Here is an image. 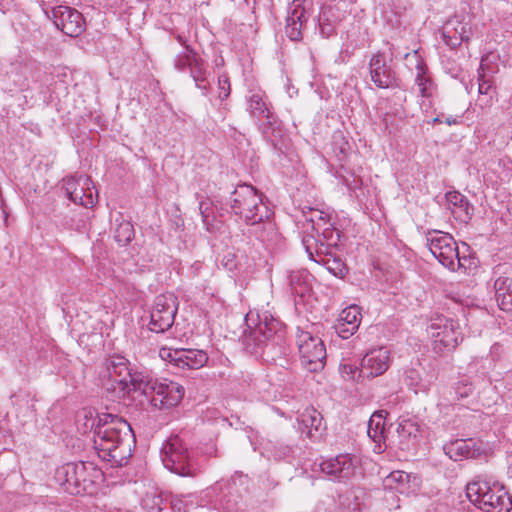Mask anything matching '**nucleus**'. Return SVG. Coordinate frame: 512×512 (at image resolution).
<instances>
[{"label": "nucleus", "instance_id": "obj_21", "mask_svg": "<svg viewBox=\"0 0 512 512\" xmlns=\"http://www.w3.org/2000/svg\"><path fill=\"white\" fill-rule=\"evenodd\" d=\"M390 352L379 347L371 349L362 358V372L365 373L367 379H373L383 375L390 366Z\"/></svg>", "mask_w": 512, "mask_h": 512}, {"label": "nucleus", "instance_id": "obj_24", "mask_svg": "<svg viewBox=\"0 0 512 512\" xmlns=\"http://www.w3.org/2000/svg\"><path fill=\"white\" fill-rule=\"evenodd\" d=\"M297 422L301 434L313 441L319 440L325 429L321 413L313 407H306L299 414Z\"/></svg>", "mask_w": 512, "mask_h": 512}, {"label": "nucleus", "instance_id": "obj_51", "mask_svg": "<svg viewBox=\"0 0 512 512\" xmlns=\"http://www.w3.org/2000/svg\"><path fill=\"white\" fill-rule=\"evenodd\" d=\"M207 209H208V208L206 207V203H205V202H203V201H201V202L199 203V210H200V213H201V216H202L203 223H204L205 225H207V229H209V227H208V217H209V216H208V214H206V210H207Z\"/></svg>", "mask_w": 512, "mask_h": 512}, {"label": "nucleus", "instance_id": "obj_7", "mask_svg": "<svg viewBox=\"0 0 512 512\" xmlns=\"http://www.w3.org/2000/svg\"><path fill=\"white\" fill-rule=\"evenodd\" d=\"M426 240L430 252L439 263L451 271L466 272L471 260L460 256L457 243L450 234L433 231L428 233Z\"/></svg>", "mask_w": 512, "mask_h": 512}, {"label": "nucleus", "instance_id": "obj_43", "mask_svg": "<svg viewBox=\"0 0 512 512\" xmlns=\"http://www.w3.org/2000/svg\"><path fill=\"white\" fill-rule=\"evenodd\" d=\"M262 223V226L257 227L254 232L256 237L263 243L274 242L278 236L275 225L272 222H265V220Z\"/></svg>", "mask_w": 512, "mask_h": 512}, {"label": "nucleus", "instance_id": "obj_47", "mask_svg": "<svg viewBox=\"0 0 512 512\" xmlns=\"http://www.w3.org/2000/svg\"><path fill=\"white\" fill-rule=\"evenodd\" d=\"M343 182L347 188L355 194L356 198L360 197V195L357 193V190H361L363 185V181L360 177L352 176L351 178H344Z\"/></svg>", "mask_w": 512, "mask_h": 512}, {"label": "nucleus", "instance_id": "obj_54", "mask_svg": "<svg viewBox=\"0 0 512 512\" xmlns=\"http://www.w3.org/2000/svg\"><path fill=\"white\" fill-rule=\"evenodd\" d=\"M431 123L432 124L443 123V114L441 116H436L435 118H433L431 120Z\"/></svg>", "mask_w": 512, "mask_h": 512}, {"label": "nucleus", "instance_id": "obj_13", "mask_svg": "<svg viewBox=\"0 0 512 512\" xmlns=\"http://www.w3.org/2000/svg\"><path fill=\"white\" fill-rule=\"evenodd\" d=\"M318 241L320 240H315L314 238L304 241V248L309 259L317 264L323 265L332 275L339 278L344 277L346 266L340 257L334 254L333 249L336 246H330L324 243L318 245Z\"/></svg>", "mask_w": 512, "mask_h": 512}, {"label": "nucleus", "instance_id": "obj_5", "mask_svg": "<svg viewBox=\"0 0 512 512\" xmlns=\"http://www.w3.org/2000/svg\"><path fill=\"white\" fill-rule=\"evenodd\" d=\"M226 205L230 212L248 225H256L268 219L271 211L263 202L262 194L249 184H240L230 193Z\"/></svg>", "mask_w": 512, "mask_h": 512}, {"label": "nucleus", "instance_id": "obj_20", "mask_svg": "<svg viewBox=\"0 0 512 512\" xmlns=\"http://www.w3.org/2000/svg\"><path fill=\"white\" fill-rule=\"evenodd\" d=\"M444 453L453 461L477 459L485 454L482 443L473 439H455L443 446Z\"/></svg>", "mask_w": 512, "mask_h": 512}, {"label": "nucleus", "instance_id": "obj_36", "mask_svg": "<svg viewBox=\"0 0 512 512\" xmlns=\"http://www.w3.org/2000/svg\"><path fill=\"white\" fill-rule=\"evenodd\" d=\"M99 414H95L91 410L83 409L78 412L76 417V426L80 433L86 434L88 432L93 431V436L95 435V430L97 426V420Z\"/></svg>", "mask_w": 512, "mask_h": 512}, {"label": "nucleus", "instance_id": "obj_40", "mask_svg": "<svg viewBox=\"0 0 512 512\" xmlns=\"http://www.w3.org/2000/svg\"><path fill=\"white\" fill-rule=\"evenodd\" d=\"M115 240L122 246L128 244L132 238L134 237V228L133 225L126 220H121L114 232Z\"/></svg>", "mask_w": 512, "mask_h": 512}, {"label": "nucleus", "instance_id": "obj_29", "mask_svg": "<svg viewBox=\"0 0 512 512\" xmlns=\"http://www.w3.org/2000/svg\"><path fill=\"white\" fill-rule=\"evenodd\" d=\"M418 366V368L410 367L405 370L404 382L416 394L420 392L427 393L434 381V377L427 375L420 364Z\"/></svg>", "mask_w": 512, "mask_h": 512}, {"label": "nucleus", "instance_id": "obj_53", "mask_svg": "<svg viewBox=\"0 0 512 512\" xmlns=\"http://www.w3.org/2000/svg\"><path fill=\"white\" fill-rule=\"evenodd\" d=\"M206 454L209 456H217V449L214 445H210L206 449Z\"/></svg>", "mask_w": 512, "mask_h": 512}, {"label": "nucleus", "instance_id": "obj_28", "mask_svg": "<svg viewBox=\"0 0 512 512\" xmlns=\"http://www.w3.org/2000/svg\"><path fill=\"white\" fill-rule=\"evenodd\" d=\"M77 468V482H79V488L82 489V494L92 493L97 484L103 477L100 469L96 468L93 463L90 462H78L76 463Z\"/></svg>", "mask_w": 512, "mask_h": 512}, {"label": "nucleus", "instance_id": "obj_12", "mask_svg": "<svg viewBox=\"0 0 512 512\" xmlns=\"http://www.w3.org/2000/svg\"><path fill=\"white\" fill-rule=\"evenodd\" d=\"M105 367L108 377L119 386L120 392L133 399L136 394L134 378L145 376V374L142 372H132L128 367L127 360L122 356L108 358L105 362Z\"/></svg>", "mask_w": 512, "mask_h": 512}, {"label": "nucleus", "instance_id": "obj_22", "mask_svg": "<svg viewBox=\"0 0 512 512\" xmlns=\"http://www.w3.org/2000/svg\"><path fill=\"white\" fill-rule=\"evenodd\" d=\"M385 490L409 496L420 489V479L404 471H393L383 479Z\"/></svg>", "mask_w": 512, "mask_h": 512}, {"label": "nucleus", "instance_id": "obj_27", "mask_svg": "<svg viewBox=\"0 0 512 512\" xmlns=\"http://www.w3.org/2000/svg\"><path fill=\"white\" fill-rule=\"evenodd\" d=\"M408 61L415 62V83L419 88L422 97H430L433 93V82L429 76H427V66L424 59L420 56L417 50L413 53L406 54Z\"/></svg>", "mask_w": 512, "mask_h": 512}, {"label": "nucleus", "instance_id": "obj_31", "mask_svg": "<svg viewBox=\"0 0 512 512\" xmlns=\"http://www.w3.org/2000/svg\"><path fill=\"white\" fill-rule=\"evenodd\" d=\"M469 34L470 27L467 23L451 20L444 26L442 37L446 45L456 48L462 42L469 40Z\"/></svg>", "mask_w": 512, "mask_h": 512}, {"label": "nucleus", "instance_id": "obj_2", "mask_svg": "<svg viewBox=\"0 0 512 512\" xmlns=\"http://www.w3.org/2000/svg\"><path fill=\"white\" fill-rule=\"evenodd\" d=\"M255 323L253 314L248 313L245 321L247 329L243 332L242 343L245 349L254 355L261 356L267 362H276L286 354L285 327L281 321L268 315L260 317Z\"/></svg>", "mask_w": 512, "mask_h": 512}, {"label": "nucleus", "instance_id": "obj_30", "mask_svg": "<svg viewBox=\"0 0 512 512\" xmlns=\"http://www.w3.org/2000/svg\"><path fill=\"white\" fill-rule=\"evenodd\" d=\"M55 479L67 493L71 495H82L83 488L80 489L79 482H77L76 463H66L57 468Z\"/></svg>", "mask_w": 512, "mask_h": 512}, {"label": "nucleus", "instance_id": "obj_1", "mask_svg": "<svg viewBox=\"0 0 512 512\" xmlns=\"http://www.w3.org/2000/svg\"><path fill=\"white\" fill-rule=\"evenodd\" d=\"M93 443L99 458L110 462L112 466L121 467L132 456L135 435L124 418L101 413L98 416Z\"/></svg>", "mask_w": 512, "mask_h": 512}, {"label": "nucleus", "instance_id": "obj_32", "mask_svg": "<svg viewBox=\"0 0 512 512\" xmlns=\"http://www.w3.org/2000/svg\"><path fill=\"white\" fill-rule=\"evenodd\" d=\"M446 201L455 219L465 223L471 219L473 207L463 194L458 191L448 192Z\"/></svg>", "mask_w": 512, "mask_h": 512}, {"label": "nucleus", "instance_id": "obj_45", "mask_svg": "<svg viewBox=\"0 0 512 512\" xmlns=\"http://www.w3.org/2000/svg\"><path fill=\"white\" fill-rule=\"evenodd\" d=\"M219 98L225 100L230 95V81L226 74L218 77Z\"/></svg>", "mask_w": 512, "mask_h": 512}, {"label": "nucleus", "instance_id": "obj_26", "mask_svg": "<svg viewBox=\"0 0 512 512\" xmlns=\"http://www.w3.org/2000/svg\"><path fill=\"white\" fill-rule=\"evenodd\" d=\"M312 238L315 240H320L318 241V245H320V243L328 244L330 246L338 245L340 240V232L335 229L331 223V217L329 213L326 215L325 220L323 219L321 222L319 221L309 228V234H306L302 240V243L304 244L306 239Z\"/></svg>", "mask_w": 512, "mask_h": 512}, {"label": "nucleus", "instance_id": "obj_46", "mask_svg": "<svg viewBox=\"0 0 512 512\" xmlns=\"http://www.w3.org/2000/svg\"><path fill=\"white\" fill-rule=\"evenodd\" d=\"M454 390L457 396L465 398L472 394L473 386L468 380H461L455 385Z\"/></svg>", "mask_w": 512, "mask_h": 512}, {"label": "nucleus", "instance_id": "obj_25", "mask_svg": "<svg viewBox=\"0 0 512 512\" xmlns=\"http://www.w3.org/2000/svg\"><path fill=\"white\" fill-rule=\"evenodd\" d=\"M361 312L357 305H351L342 310L335 323V331L342 339H348L359 329Z\"/></svg>", "mask_w": 512, "mask_h": 512}, {"label": "nucleus", "instance_id": "obj_55", "mask_svg": "<svg viewBox=\"0 0 512 512\" xmlns=\"http://www.w3.org/2000/svg\"><path fill=\"white\" fill-rule=\"evenodd\" d=\"M348 145L347 142H343L342 145L340 146V153L342 154H345L346 152V146Z\"/></svg>", "mask_w": 512, "mask_h": 512}, {"label": "nucleus", "instance_id": "obj_57", "mask_svg": "<svg viewBox=\"0 0 512 512\" xmlns=\"http://www.w3.org/2000/svg\"><path fill=\"white\" fill-rule=\"evenodd\" d=\"M497 347H498V344H494V346L492 348L496 349Z\"/></svg>", "mask_w": 512, "mask_h": 512}, {"label": "nucleus", "instance_id": "obj_34", "mask_svg": "<svg viewBox=\"0 0 512 512\" xmlns=\"http://www.w3.org/2000/svg\"><path fill=\"white\" fill-rule=\"evenodd\" d=\"M384 432H385V416L382 411L375 412L369 419L367 434L368 436L376 443L374 451L381 453L382 449V441H384Z\"/></svg>", "mask_w": 512, "mask_h": 512}, {"label": "nucleus", "instance_id": "obj_8", "mask_svg": "<svg viewBox=\"0 0 512 512\" xmlns=\"http://www.w3.org/2000/svg\"><path fill=\"white\" fill-rule=\"evenodd\" d=\"M427 332L432 339L433 351L437 354L452 352L463 340L458 322L443 315L430 320Z\"/></svg>", "mask_w": 512, "mask_h": 512}, {"label": "nucleus", "instance_id": "obj_17", "mask_svg": "<svg viewBox=\"0 0 512 512\" xmlns=\"http://www.w3.org/2000/svg\"><path fill=\"white\" fill-rule=\"evenodd\" d=\"M369 73L371 81L381 89L399 87V79L395 70L387 63L383 53L377 52L369 61Z\"/></svg>", "mask_w": 512, "mask_h": 512}, {"label": "nucleus", "instance_id": "obj_23", "mask_svg": "<svg viewBox=\"0 0 512 512\" xmlns=\"http://www.w3.org/2000/svg\"><path fill=\"white\" fill-rule=\"evenodd\" d=\"M308 17L304 0H293L288 7L285 26V33L290 40L298 41L302 38V30Z\"/></svg>", "mask_w": 512, "mask_h": 512}, {"label": "nucleus", "instance_id": "obj_3", "mask_svg": "<svg viewBox=\"0 0 512 512\" xmlns=\"http://www.w3.org/2000/svg\"><path fill=\"white\" fill-rule=\"evenodd\" d=\"M136 394L133 400L139 399L141 406L145 403L159 410H167L177 406L184 397V387L174 381H158L149 375L134 378Z\"/></svg>", "mask_w": 512, "mask_h": 512}, {"label": "nucleus", "instance_id": "obj_11", "mask_svg": "<svg viewBox=\"0 0 512 512\" xmlns=\"http://www.w3.org/2000/svg\"><path fill=\"white\" fill-rule=\"evenodd\" d=\"M302 364L312 372L321 370L326 359V349L322 340L310 332L300 331L296 340Z\"/></svg>", "mask_w": 512, "mask_h": 512}, {"label": "nucleus", "instance_id": "obj_42", "mask_svg": "<svg viewBox=\"0 0 512 512\" xmlns=\"http://www.w3.org/2000/svg\"><path fill=\"white\" fill-rule=\"evenodd\" d=\"M197 53L190 46H186V50L176 55L174 59V67L179 72H184L190 68L192 58L197 57Z\"/></svg>", "mask_w": 512, "mask_h": 512}, {"label": "nucleus", "instance_id": "obj_50", "mask_svg": "<svg viewBox=\"0 0 512 512\" xmlns=\"http://www.w3.org/2000/svg\"><path fill=\"white\" fill-rule=\"evenodd\" d=\"M223 265L230 271H232L234 268H236V262L234 259V255L229 253L226 255L223 259Z\"/></svg>", "mask_w": 512, "mask_h": 512}, {"label": "nucleus", "instance_id": "obj_18", "mask_svg": "<svg viewBox=\"0 0 512 512\" xmlns=\"http://www.w3.org/2000/svg\"><path fill=\"white\" fill-rule=\"evenodd\" d=\"M208 497H214L215 509L222 512H237L239 510V496L234 482H217L207 491Z\"/></svg>", "mask_w": 512, "mask_h": 512}, {"label": "nucleus", "instance_id": "obj_44", "mask_svg": "<svg viewBox=\"0 0 512 512\" xmlns=\"http://www.w3.org/2000/svg\"><path fill=\"white\" fill-rule=\"evenodd\" d=\"M167 500L166 509L163 512H185V503L176 496H165Z\"/></svg>", "mask_w": 512, "mask_h": 512}, {"label": "nucleus", "instance_id": "obj_48", "mask_svg": "<svg viewBox=\"0 0 512 512\" xmlns=\"http://www.w3.org/2000/svg\"><path fill=\"white\" fill-rule=\"evenodd\" d=\"M493 87L489 80H486L484 76H480L479 78V85H478V91L480 94H490Z\"/></svg>", "mask_w": 512, "mask_h": 512}, {"label": "nucleus", "instance_id": "obj_56", "mask_svg": "<svg viewBox=\"0 0 512 512\" xmlns=\"http://www.w3.org/2000/svg\"><path fill=\"white\" fill-rule=\"evenodd\" d=\"M177 40H178V42H179L180 44H182L185 48H186V46H188V45L186 44V41H184V39H183L181 36H178V37H177Z\"/></svg>", "mask_w": 512, "mask_h": 512}, {"label": "nucleus", "instance_id": "obj_16", "mask_svg": "<svg viewBox=\"0 0 512 512\" xmlns=\"http://www.w3.org/2000/svg\"><path fill=\"white\" fill-rule=\"evenodd\" d=\"M358 461L350 454H339L320 463L321 471L332 481L346 482L356 471Z\"/></svg>", "mask_w": 512, "mask_h": 512}, {"label": "nucleus", "instance_id": "obj_39", "mask_svg": "<svg viewBox=\"0 0 512 512\" xmlns=\"http://www.w3.org/2000/svg\"><path fill=\"white\" fill-rule=\"evenodd\" d=\"M167 500L162 493H146L142 499V506L150 512H163L166 509Z\"/></svg>", "mask_w": 512, "mask_h": 512}, {"label": "nucleus", "instance_id": "obj_4", "mask_svg": "<svg viewBox=\"0 0 512 512\" xmlns=\"http://www.w3.org/2000/svg\"><path fill=\"white\" fill-rule=\"evenodd\" d=\"M468 499L485 512H509L512 497L504 485L487 476L478 475L466 486Z\"/></svg>", "mask_w": 512, "mask_h": 512}, {"label": "nucleus", "instance_id": "obj_49", "mask_svg": "<svg viewBox=\"0 0 512 512\" xmlns=\"http://www.w3.org/2000/svg\"><path fill=\"white\" fill-rule=\"evenodd\" d=\"M319 27L321 35L326 38L329 37L334 31V28L329 23L326 24L322 17L319 19Z\"/></svg>", "mask_w": 512, "mask_h": 512}, {"label": "nucleus", "instance_id": "obj_6", "mask_svg": "<svg viewBox=\"0 0 512 512\" xmlns=\"http://www.w3.org/2000/svg\"><path fill=\"white\" fill-rule=\"evenodd\" d=\"M161 460L165 468L180 476H195L201 468L196 453L179 435H173L164 442Z\"/></svg>", "mask_w": 512, "mask_h": 512}, {"label": "nucleus", "instance_id": "obj_9", "mask_svg": "<svg viewBox=\"0 0 512 512\" xmlns=\"http://www.w3.org/2000/svg\"><path fill=\"white\" fill-rule=\"evenodd\" d=\"M246 99L250 115L257 119H266L261 126L262 133L272 142L275 149L281 150L274 142V138L281 135V130L275 115L271 112L265 93L260 89L250 90Z\"/></svg>", "mask_w": 512, "mask_h": 512}, {"label": "nucleus", "instance_id": "obj_14", "mask_svg": "<svg viewBox=\"0 0 512 512\" xmlns=\"http://www.w3.org/2000/svg\"><path fill=\"white\" fill-rule=\"evenodd\" d=\"M63 187L67 197L75 204L91 208L96 203L98 193L93 181L87 175L79 174L66 177L63 179Z\"/></svg>", "mask_w": 512, "mask_h": 512}, {"label": "nucleus", "instance_id": "obj_37", "mask_svg": "<svg viewBox=\"0 0 512 512\" xmlns=\"http://www.w3.org/2000/svg\"><path fill=\"white\" fill-rule=\"evenodd\" d=\"M339 372L345 381L361 382L366 378L365 373L362 372V364L359 367L348 360H342Z\"/></svg>", "mask_w": 512, "mask_h": 512}, {"label": "nucleus", "instance_id": "obj_41", "mask_svg": "<svg viewBox=\"0 0 512 512\" xmlns=\"http://www.w3.org/2000/svg\"><path fill=\"white\" fill-rule=\"evenodd\" d=\"M308 274L304 271L292 272L289 276V284L293 293L303 296L308 291Z\"/></svg>", "mask_w": 512, "mask_h": 512}, {"label": "nucleus", "instance_id": "obj_52", "mask_svg": "<svg viewBox=\"0 0 512 512\" xmlns=\"http://www.w3.org/2000/svg\"><path fill=\"white\" fill-rule=\"evenodd\" d=\"M443 123L451 126V125H456L459 123V120L457 117H453V116H447V117H444L443 116Z\"/></svg>", "mask_w": 512, "mask_h": 512}, {"label": "nucleus", "instance_id": "obj_15", "mask_svg": "<svg viewBox=\"0 0 512 512\" xmlns=\"http://www.w3.org/2000/svg\"><path fill=\"white\" fill-rule=\"evenodd\" d=\"M49 17L59 30L70 37H78L85 31L86 23L83 15L72 7L64 5L54 7Z\"/></svg>", "mask_w": 512, "mask_h": 512}, {"label": "nucleus", "instance_id": "obj_19", "mask_svg": "<svg viewBox=\"0 0 512 512\" xmlns=\"http://www.w3.org/2000/svg\"><path fill=\"white\" fill-rule=\"evenodd\" d=\"M162 358H167L171 364L181 369H199L208 361V355L203 350L176 349L160 352Z\"/></svg>", "mask_w": 512, "mask_h": 512}, {"label": "nucleus", "instance_id": "obj_38", "mask_svg": "<svg viewBox=\"0 0 512 512\" xmlns=\"http://www.w3.org/2000/svg\"><path fill=\"white\" fill-rule=\"evenodd\" d=\"M327 214V212L320 209L305 207L302 210L303 219L300 220L304 233L309 234V228L315 225V223L321 222L323 219L325 220Z\"/></svg>", "mask_w": 512, "mask_h": 512}, {"label": "nucleus", "instance_id": "obj_10", "mask_svg": "<svg viewBox=\"0 0 512 512\" xmlns=\"http://www.w3.org/2000/svg\"><path fill=\"white\" fill-rule=\"evenodd\" d=\"M178 311V300L173 293L158 295L150 314L149 329L155 333H163L172 327Z\"/></svg>", "mask_w": 512, "mask_h": 512}, {"label": "nucleus", "instance_id": "obj_33", "mask_svg": "<svg viewBox=\"0 0 512 512\" xmlns=\"http://www.w3.org/2000/svg\"><path fill=\"white\" fill-rule=\"evenodd\" d=\"M495 298L499 309L512 315V281L498 277L494 282Z\"/></svg>", "mask_w": 512, "mask_h": 512}, {"label": "nucleus", "instance_id": "obj_35", "mask_svg": "<svg viewBox=\"0 0 512 512\" xmlns=\"http://www.w3.org/2000/svg\"><path fill=\"white\" fill-rule=\"evenodd\" d=\"M189 71L196 87L202 90V93L206 95L210 88V83L208 81L209 73L204 60L199 55H197L196 58H192V64Z\"/></svg>", "mask_w": 512, "mask_h": 512}]
</instances>
